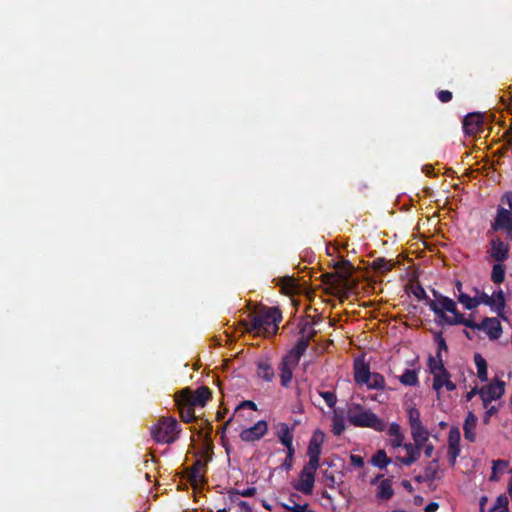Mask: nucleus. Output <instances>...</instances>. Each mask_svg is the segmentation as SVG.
Returning <instances> with one entry per match:
<instances>
[{
	"label": "nucleus",
	"mask_w": 512,
	"mask_h": 512,
	"mask_svg": "<svg viewBox=\"0 0 512 512\" xmlns=\"http://www.w3.org/2000/svg\"><path fill=\"white\" fill-rule=\"evenodd\" d=\"M431 293L433 299L428 301V307L435 314L437 325H464L467 317L458 310L455 300L444 296L436 289H431Z\"/></svg>",
	"instance_id": "nucleus-1"
},
{
	"label": "nucleus",
	"mask_w": 512,
	"mask_h": 512,
	"mask_svg": "<svg viewBox=\"0 0 512 512\" xmlns=\"http://www.w3.org/2000/svg\"><path fill=\"white\" fill-rule=\"evenodd\" d=\"M347 420L355 427L371 428L378 432H382L386 428V423L381 418L357 403L348 406Z\"/></svg>",
	"instance_id": "nucleus-2"
},
{
	"label": "nucleus",
	"mask_w": 512,
	"mask_h": 512,
	"mask_svg": "<svg viewBox=\"0 0 512 512\" xmlns=\"http://www.w3.org/2000/svg\"><path fill=\"white\" fill-rule=\"evenodd\" d=\"M181 432V425L174 417H161L151 426L150 433L153 440L159 444H172Z\"/></svg>",
	"instance_id": "nucleus-3"
},
{
	"label": "nucleus",
	"mask_w": 512,
	"mask_h": 512,
	"mask_svg": "<svg viewBox=\"0 0 512 512\" xmlns=\"http://www.w3.org/2000/svg\"><path fill=\"white\" fill-rule=\"evenodd\" d=\"M211 396L212 392L207 386H200L195 391L185 388L177 394V401L190 406L204 407Z\"/></svg>",
	"instance_id": "nucleus-4"
},
{
	"label": "nucleus",
	"mask_w": 512,
	"mask_h": 512,
	"mask_svg": "<svg viewBox=\"0 0 512 512\" xmlns=\"http://www.w3.org/2000/svg\"><path fill=\"white\" fill-rule=\"evenodd\" d=\"M464 326L470 329L484 331L490 340H497L501 337L502 334L501 323L495 317H485L481 323H476L470 315L466 318Z\"/></svg>",
	"instance_id": "nucleus-5"
},
{
	"label": "nucleus",
	"mask_w": 512,
	"mask_h": 512,
	"mask_svg": "<svg viewBox=\"0 0 512 512\" xmlns=\"http://www.w3.org/2000/svg\"><path fill=\"white\" fill-rule=\"evenodd\" d=\"M320 466L306 463L299 473V479L292 483L295 490L304 495H312L315 484V475Z\"/></svg>",
	"instance_id": "nucleus-6"
},
{
	"label": "nucleus",
	"mask_w": 512,
	"mask_h": 512,
	"mask_svg": "<svg viewBox=\"0 0 512 512\" xmlns=\"http://www.w3.org/2000/svg\"><path fill=\"white\" fill-rule=\"evenodd\" d=\"M498 231L506 232L507 240L512 241V212L502 206L498 207L496 216L491 222L487 235L491 236L492 233Z\"/></svg>",
	"instance_id": "nucleus-7"
},
{
	"label": "nucleus",
	"mask_w": 512,
	"mask_h": 512,
	"mask_svg": "<svg viewBox=\"0 0 512 512\" xmlns=\"http://www.w3.org/2000/svg\"><path fill=\"white\" fill-rule=\"evenodd\" d=\"M487 254L495 262H505L510 256V245L498 235H492L489 240Z\"/></svg>",
	"instance_id": "nucleus-8"
},
{
	"label": "nucleus",
	"mask_w": 512,
	"mask_h": 512,
	"mask_svg": "<svg viewBox=\"0 0 512 512\" xmlns=\"http://www.w3.org/2000/svg\"><path fill=\"white\" fill-rule=\"evenodd\" d=\"M427 364L433 375V389L439 392L444 387V379L450 376V373L444 366V360L436 361V358L429 356Z\"/></svg>",
	"instance_id": "nucleus-9"
},
{
	"label": "nucleus",
	"mask_w": 512,
	"mask_h": 512,
	"mask_svg": "<svg viewBox=\"0 0 512 512\" xmlns=\"http://www.w3.org/2000/svg\"><path fill=\"white\" fill-rule=\"evenodd\" d=\"M504 392L505 382L499 379L490 383L486 388L479 390L484 407H487L490 402L499 399Z\"/></svg>",
	"instance_id": "nucleus-10"
},
{
	"label": "nucleus",
	"mask_w": 512,
	"mask_h": 512,
	"mask_svg": "<svg viewBox=\"0 0 512 512\" xmlns=\"http://www.w3.org/2000/svg\"><path fill=\"white\" fill-rule=\"evenodd\" d=\"M267 431V422L265 420H259L253 426L242 430L240 433V438L244 442H256L263 438Z\"/></svg>",
	"instance_id": "nucleus-11"
},
{
	"label": "nucleus",
	"mask_w": 512,
	"mask_h": 512,
	"mask_svg": "<svg viewBox=\"0 0 512 512\" xmlns=\"http://www.w3.org/2000/svg\"><path fill=\"white\" fill-rule=\"evenodd\" d=\"M258 315L265 331H268L271 326L277 329L278 323L282 321V314L277 307H263Z\"/></svg>",
	"instance_id": "nucleus-12"
},
{
	"label": "nucleus",
	"mask_w": 512,
	"mask_h": 512,
	"mask_svg": "<svg viewBox=\"0 0 512 512\" xmlns=\"http://www.w3.org/2000/svg\"><path fill=\"white\" fill-rule=\"evenodd\" d=\"M460 430L457 427H452L448 435V459L451 466L456 464V459L460 454Z\"/></svg>",
	"instance_id": "nucleus-13"
},
{
	"label": "nucleus",
	"mask_w": 512,
	"mask_h": 512,
	"mask_svg": "<svg viewBox=\"0 0 512 512\" xmlns=\"http://www.w3.org/2000/svg\"><path fill=\"white\" fill-rule=\"evenodd\" d=\"M484 121L480 113H470L463 119V131L466 135L474 136L483 129Z\"/></svg>",
	"instance_id": "nucleus-14"
},
{
	"label": "nucleus",
	"mask_w": 512,
	"mask_h": 512,
	"mask_svg": "<svg viewBox=\"0 0 512 512\" xmlns=\"http://www.w3.org/2000/svg\"><path fill=\"white\" fill-rule=\"evenodd\" d=\"M354 381L358 385H365L371 377L370 365L363 359L357 358L353 365Z\"/></svg>",
	"instance_id": "nucleus-15"
},
{
	"label": "nucleus",
	"mask_w": 512,
	"mask_h": 512,
	"mask_svg": "<svg viewBox=\"0 0 512 512\" xmlns=\"http://www.w3.org/2000/svg\"><path fill=\"white\" fill-rule=\"evenodd\" d=\"M276 436L278 437L280 443L285 446V448L294 447L293 446V427H289L287 423L279 422L275 425Z\"/></svg>",
	"instance_id": "nucleus-16"
},
{
	"label": "nucleus",
	"mask_w": 512,
	"mask_h": 512,
	"mask_svg": "<svg viewBox=\"0 0 512 512\" xmlns=\"http://www.w3.org/2000/svg\"><path fill=\"white\" fill-rule=\"evenodd\" d=\"M403 448L406 450L407 455L405 457H398V460L402 464H404L406 466H410L411 464H413L419 460V458L421 456V450L423 448V445L417 444L415 442H414V444L405 443L403 445Z\"/></svg>",
	"instance_id": "nucleus-17"
},
{
	"label": "nucleus",
	"mask_w": 512,
	"mask_h": 512,
	"mask_svg": "<svg viewBox=\"0 0 512 512\" xmlns=\"http://www.w3.org/2000/svg\"><path fill=\"white\" fill-rule=\"evenodd\" d=\"M205 468V461L197 459L191 467L186 469L187 478L192 485L202 481L204 476L201 474V470Z\"/></svg>",
	"instance_id": "nucleus-18"
},
{
	"label": "nucleus",
	"mask_w": 512,
	"mask_h": 512,
	"mask_svg": "<svg viewBox=\"0 0 512 512\" xmlns=\"http://www.w3.org/2000/svg\"><path fill=\"white\" fill-rule=\"evenodd\" d=\"M477 425V417L474 413L469 412L464 421L463 430L464 437L469 442H474L476 440L475 428Z\"/></svg>",
	"instance_id": "nucleus-19"
},
{
	"label": "nucleus",
	"mask_w": 512,
	"mask_h": 512,
	"mask_svg": "<svg viewBox=\"0 0 512 512\" xmlns=\"http://www.w3.org/2000/svg\"><path fill=\"white\" fill-rule=\"evenodd\" d=\"M334 268L337 270L336 275L341 281H348L352 276L353 265L349 260L342 259L334 264Z\"/></svg>",
	"instance_id": "nucleus-20"
},
{
	"label": "nucleus",
	"mask_w": 512,
	"mask_h": 512,
	"mask_svg": "<svg viewBox=\"0 0 512 512\" xmlns=\"http://www.w3.org/2000/svg\"><path fill=\"white\" fill-rule=\"evenodd\" d=\"M256 366L258 377H260L266 382H271L274 379V369L272 368L268 360H260L256 363Z\"/></svg>",
	"instance_id": "nucleus-21"
},
{
	"label": "nucleus",
	"mask_w": 512,
	"mask_h": 512,
	"mask_svg": "<svg viewBox=\"0 0 512 512\" xmlns=\"http://www.w3.org/2000/svg\"><path fill=\"white\" fill-rule=\"evenodd\" d=\"M295 367L290 366L286 363L280 362L278 366L279 370V377L281 385L285 388H288L291 384L292 378H293V370Z\"/></svg>",
	"instance_id": "nucleus-22"
},
{
	"label": "nucleus",
	"mask_w": 512,
	"mask_h": 512,
	"mask_svg": "<svg viewBox=\"0 0 512 512\" xmlns=\"http://www.w3.org/2000/svg\"><path fill=\"white\" fill-rule=\"evenodd\" d=\"M410 428L414 442L424 446V444L429 439V432L427 428L422 423L415 426H411Z\"/></svg>",
	"instance_id": "nucleus-23"
},
{
	"label": "nucleus",
	"mask_w": 512,
	"mask_h": 512,
	"mask_svg": "<svg viewBox=\"0 0 512 512\" xmlns=\"http://www.w3.org/2000/svg\"><path fill=\"white\" fill-rule=\"evenodd\" d=\"M176 405L179 409L181 420L185 423H191L196 420L194 407L189 404L180 403L177 401V396L175 397Z\"/></svg>",
	"instance_id": "nucleus-24"
},
{
	"label": "nucleus",
	"mask_w": 512,
	"mask_h": 512,
	"mask_svg": "<svg viewBox=\"0 0 512 512\" xmlns=\"http://www.w3.org/2000/svg\"><path fill=\"white\" fill-rule=\"evenodd\" d=\"M394 490L392 488V481L390 479H383L378 486L377 498L381 500H389L393 497Z\"/></svg>",
	"instance_id": "nucleus-25"
},
{
	"label": "nucleus",
	"mask_w": 512,
	"mask_h": 512,
	"mask_svg": "<svg viewBox=\"0 0 512 512\" xmlns=\"http://www.w3.org/2000/svg\"><path fill=\"white\" fill-rule=\"evenodd\" d=\"M474 363L477 368V376L482 381L488 380L487 362L480 353L474 354Z\"/></svg>",
	"instance_id": "nucleus-26"
},
{
	"label": "nucleus",
	"mask_w": 512,
	"mask_h": 512,
	"mask_svg": "<svg viewBox=\"0 0 512 512\" xmlns=\"http://www.w3.org/2000/svg\"><path fill=\"white\" fill-rule=\"evenodd\" d=\"M371 267L374 271L384 274L393 269L394 263L384 257H378L372 261Z\"/></svg>",
	"instance_id": "nucleus-27"
},
{
	"label": "nucleus",
	"mask_w": 512,
	"mask_h": 512,
	"mask_svg": "<svg viewBox=\"0 0 512 512\" xmlns=\"http://www.w3.org/2000/svg\"><path fill=\"white\" fill-rule=\"evenodd\" d=\"M457 302L462 304L466 310H474L479 306V302L476 301L475 295L470 296L467 293L455 294Z\"/></svg>",
	"instance_id": "nucleus-28"
},
{
	"label": "nucleus",
	"mask_w": 512,
	"mask_h": 512,
	"mask_svg": "<svg viewBox=\"0 0 512 512\" xmlns=\"http://www.w3.org/2000/svg\"><path fill=\"white\" fill-rule=\"evenodd\" d=\"M494 299V308H491L493 311H496L497 314L503 317V311L506 307V299L504 292L500 289L495 291L491 296Z\"/></svg>",
	"instance_id": "nucleus-29"
},
{
	"label": "nucleus",
	"mask_w": 512,
	"mask_h": 512,
	"mask_svg": "<svg viewBox=\"0 0 512 512\" xmlns=\"http://www.w3.org/2000/svg\"><path fill=\"white\" fill-rule=\"evenodd\" d=\"M399 381L405 386H417L419 384L418 373L414 369H406L399 377Z\"/></svg>",
	"instance_id": "nucleus-30"
},
{
	"label": "nucleus",
	"mask_w": 512,
	"mask_h": 512,
	"mask_svg": "<svg viewBox=\"0 0 512 512\" xmlns=\"http://www.w3.org/2000/svg\"><path fill=\"white\" fill-rule=\"evenodd\" d=\"M434 341L437 344V352L433 357L436 358V361L443 360L442 351L447 352L448 346L445 338L443 337L442 331L434 332Z\"/></svg>",
	"instance_id": "nucleus-31"
},
{
	"label": "nucleus",
	"mask_w": 512,
	"mask_h": 512,
	"mask_svg": "<svg viewBox=\"0 0 512 512\" xmlns=\"http://www.w3.org/2000/svg\"><path fill=\"white\" fill-rule=\"evenodd\" d=\"M385 384L386 382L383 375L377 372H371V377L365 385L368 389L382 390L385 388Z\"/></svg>",
	"instance_id": "nucleus-32"
},
{
	"label": "nucleus",
	"mask_w": 512,
	"mask_h": 512,
	"mask_svg": "<svg viewBox=\"0 0 512 512\" xmlns=\"http://www.w3.org/2000/svg\"><path fill=\"white\" fill-rule=\"evenodd\" d=\"M439 470V459H433L424 468V479L427 481H433L437 478Z\"/></svg>",
	"instance_id": "nucleus-33"
},
{
	"label": "nucleus",
	"mask_w": 512,
	"mask_h": 512,
	"mask_svg": "<svg viewBox=\"0 0 512 512\" xmlns=\"http://www.w3.org/2000/svg\"><path fill=\"white\" fill-rule=\"evenodd\" d=\"M250 322L243 321L242 325L245 327L247 332H259L263 330V325L261 323L260 317L258 314H249Z\"/></svg>",
	"instance_id": "nucleus-34"
},
{
	"label": "nucleus",
	"mask_w": 512,
	"mask_h": 512,
	"mask_svg": "<svg viewBox=\"0 0 512 512\" xmlns=\"http://www.w3.org/2000/svg\"><path fill=\"white\" fill-rule=\"evenodd\" d=\"M505 279V266L503 262H496L492 267L491 280L495 284H501Z\"/></svg>",
	"instance_id": "nucleus-35"
},
{
	"label": "nucleus",
	"mask_w": 512,
	"mask_h": 512,
	"mask_svg": "<svg viewBox=\"0 0 512 512\" xmlns=\"http://www.w3.org/2000/svg\"><path fill=\"white\" fill-rule=\"evenodd\" d=\"M322 448L309 442L307 448V456L309 461L307 463L320 466V455Z\"/></svg>",
	"instance_id": "nucleus-36"
},
{
	"label": "nucleus",
	"mask_w": 512,
	"mask_h": 512,
	"mask_svg": "<svg viewBox=\"0 0 512 512\" xmlns=\"http://www.w3.org/2000/svg\"><path fill=\"white\" fill-rule=\"evenodd\" d=\"M371 462L374 466L383 469L391 462V459L387 456L384 450H378L373 455Z\"/></svg>",
	"instance_id": "nucleus-37"
},
{
	"label": "nucleus",
	"mask_w": 512,
	"mask_h": 512,
	"mask_svg": "<svg viewBox=\"0 0 512 512\" xmlns=\"http://www.w3.org/2000/svg\"><path fill=\"white\" fill-rule=\"evenodd\" d=\"M473 291L475 292V298L476 301L479 302V305L484 304L490 308H494V299L491 296L483 291H480L476 287L473 288Z\"/></svg>",
	"instance_id": "nucleus-38"
},
{
	"label": "nucleus",
	"mask_w": 512,
	"mask_h": 512,
	"mask_svg": "<svg viewBox=\"0 0 512 512\" xmlns=\"http://www.w3.org/2000/svg\"><path fill=\"white\" fill-rule=\"evenodd\" d=\"M290 502L293 503V505H288L282 503V507L286 509V512H316L314 510L309 509V504H297L293 499H290Z\"/></svg>",
	"instance_id": "nucleus-39"
},
{
	"label": "nucleus",
	"mask_w": 512,
	"mask_h": 512,
	"mask_svg": "<svg viewBox=\"0 0 512 512\" xmlns=\"http://www.w3.org/2000/svg\"><path fill=\"white\" fill-rule=\"evenodd\" d=\"M481 512H484V510L482 509ZM489 512H508L507 497L504 495L499 496Z\"/></svg>",
	"instance_id": "nucleus-40"
},
{
	"label": "nucleus",
	"mask_w": 512,
	"mask_h": 512,
	"mask_svg": "<svg viewBox=\"0 0 512 512\" xmlns=\"http://www.w3.org/2000/svg\"><path fill=\"white\" fill-rule=\"evenodd\" d=\"M308 347L306 339H298L294 347L290 349L289 352L301 359Z\"/></svg>",
	"instance_id": "nucleus-41"
},
{
	"label": "nucleus",
	"mask_w": 512,
	"mask_h": 512,
	"mask_svg": "<svg viewBox=\"0 0 512 512\" xmlns=\"http://www.w3.org/2000/svg\"><path fill=\"white\" fill-rule=\"evenodd\" d=\"M280 285L282 286L283 290H285L286 293H293L297 288L296 281L291 276H285L281 278Z\"/></svg>",
	"instance_id": "nucleus-42"
},
{
	"label": "nucleus",
	"mask_w": 512,
	"mask_h": 512,
	"mask_svg": "<svg viewBox=\"0 0 512 512\" xmlns=\"http://www.w3.org/2000/svg\"><path fill=\"white\" fill-rule=\"evenodd\" d=\"M294 455H295V448L294 447L286 448V457H285V460L282 463V468L284 470H286V471L291 470L292 465H293Z\"/></svg>",
	"instance_id": "nucleus-43"
},
{
	"label": "nucleus",
	"mask_w": 512,
	"mask_h": 512,
	"mask_svg": "<svg viewBox=\"0 0 512 512\" xmlns=\"http://www.w3.org/2000/svg\"><path fill=\"white\" fill-rule=\"evenodd\" d=\"M408 421H409L410 427L422 423L421 419H420V412L417 408L411 407L408 410Z\"/></svg>",
	"instance_id": "nucleus-44"
},
{
	"label": "nucleus",
	"mask_w": 512,
	"mask_h": 512,
	"mask_svg": "<svg viewBox=\"0 0 512 512\" xmlns=\"http://www.w3.org/2000/svg\"><path fill=\"white\" fill-rule=\"evenodd\" d=\"M320 395L328 407L333 408L335 406V404L337 402V397L334 392L325 391V392H321Z\"/></svg>",
	"instance_id": "nucleus-45"
},
{
	"label": "nucleus",
	"mask_w": 512,
	"mask_h": 512,
	"mask_svg": "<svg viewBox=\"0 0 512 512\" xmlns=\"http://www.w3.org/2000/svg\"><path fill=\"white\" fill-rule=\"evenodd\" d=\"M324 439L325 434L320 429H317L313 432L309 442L322 448Z\"/></svg>",
	"instance_id": "nucleus-46"
},
{
	"label": "nucleus",
	"mask_w": 512,
	"mask_h": 512,
	"mask_svg": "<svg viewBox=\"0 0 512 512\" xmlns=\"http://www.w3.org/2000/svg\"><path fill=\"white\" fill-rule=\"evenodd\" d=\"M414 296L419 300H424L426 302V305L428 306V301L431 300L428 295L426 294L425 289L421 285H417L413 289Z\"/></svg>",
	"instance_id": "nucleus-47"
},
{
	"label": "nucleus",
	"mask_w": 512,
	"mask_h": 512,
	"mask_svg": "<svg viewBox=\"0 0 512 512\" xmlns=\"http://www.w3.org/2000/svg\"><path fill=\"white\" fill-rule=\"evenodd\" d=\"M281 362L286 363L290 366L297 367L300 359L295 355L291 354L289 351L282 357Z\"/></svg>",
	"instance_id": "nucleus-48"
},
{
	"label": "nucleus",
	"mask_w": 512,
	"mask_h": 512,
	"mask_svg": "<svg viewBox=\"0 0 512 512\" xmlns=\"http://www.w3.org/2000/svg\"><path fill=\"white\" fill-rule=\"evenodd\" d=\"M437 98L442 103H448L452 100L453 95L449 90H440L437 92Z\"/></svg>",
	"instance_id": "nucleus-49"
},
{
	"label": "nucleus",
	"mask_w": 512,
	"mask_h": 512,
	"mask_svg": "<svg viewBox=\"0 0 512 512\" xmlns=\"http://www.w3.org/2000/svg\"><path fill=\"white\" fill-rule=\"evenodd\" d=\"M387 433L391 437L402 435L401 428L397 423H392L388 427Z\"/></svg>",
	"instance_id": "nucleus-50"
},
{
	"label": "nucleus",
	"mask_w": 512,
	"mask_h": 512,
	"mask_svg": "<svg viewBox=\"0 0 512 512\" xmlns=\"http://www.w3.org/2000/svg\"><path fill=\"white\" fill-rule=\"evenodd\" d=\"M498 465L506 467L508 465V462L505 461V460H496V461L493 462V468H492L493 471H492V475L490 477V480H492V481L498 480V477L496 475V468H497Z\"/></svg>",
	"instance_id": "nucleus-51"
},
{
	"label": "nucleus",
	"mask_w": 512,
	"mask_h": 512,
	"mask_svg": "<svg viewBox=\"0 0 512 512\" xmlns=\"http://www.w3.org/2000/svg\"><path fill=\"white\" fill-rule=\"evenodd\" d=\"M345 430V425L342 420H334L333 433L335 435H341Z\"/></svg>",
	"instance_id": "nucleus-52"
},
{
	"label": "nucleus",
	"mask_w": 512,
	"mask_h": 512,
	"mask_svg": "<svg viewBox=\"0 0 512 512\" xmlns=\"http://www.w3.org/2000/svg\"><path fill=\"white\" fill-rule=\"evenodd\" d=\"M350 462L353 466L362 468L364 466V460L361 456L352 454L350 456Z\"/></svg>",
	"instance_id": "nucleus-53"
},
{
	"label": "nucleus",
	"mask_w": 512,
	"mask_h": 512,
	"mask_svg": "<svg viewBox=\"0 0 512 512\" xmlns=\"http://www.w3.org/2000/svg\"><path fill=\"white\" fill-rule=\"evenodd\" d=\"M236 494L241 495L243 497H252L256 494V488L255 487H249L244 490H236Z\"/></svg>",
	"instance_id": "nucleus-54"
},
{
	"label": "nucleus",
	"mask_w": 512,
	"mask_h": 512,
	"mask_svg": "<svg viewBox=\"0 0 512 512\" xmlns=\"http://www.w3.org/2000/svg\"><path fill=\"white\" fill-rule=\"evenodd\" d=\"M403 440H404V435H399V436H395V437H392L391 440H390V445L393 447V448H399V447H402L404 444H403Z\"/></svg>",
	"instance_id": "nucleus-55"
},
{
	"label": "nucleus",
	"mask_w": 512,
	"mask_h": 512,
	"mask_svg": "<svg viewBox=\"0 0 512 512\" xmlns=\"http://www.w3.org/2000/svg\"><path fill=\"white\" fill-rule=\"evenodd\" d=\"M317 334V331L313 328V323L310 324L309 330L306 333V336L299 337V339H306L307 340V346H309L310 341L315 337Z\"/></svg>",
	"instance_id": "nucleus-56"
},
{
	"label": "nucleus",
	"mask_w": 512,
	"mask_h": 512,
	"mask_svg": "<svg viewBox=\"0 0 512 512\" xmlns=\"http://www.w3.org/2000/svg\"><path fill=\"white\" fill-rule=\"evenodd\" d=\"M242 408H250L252 410H257V405L251 400H244L237 406L236 410Z\"/></svg>",
	"instance_id": "nucleus-57"
},
{
	"label": "nucleus",
	"mask_w": 512,
	"mask_h": 512,
	"mask_svg": "<svg viewBox=\"0 0 512 512\" xmlns=\"http://www.w3.org/2000/svg\"><path fill=\"white\" fill-rule=\"evenodd\" d=\"M323 282L326 284H333L337 277L336 273H325L322 275Z\"/></svg>",
	"instance_id": "nucleus-58"
},
{
	"label": "nucleus",
	"mask_w": 512,
	"mask_h": 512,
	"mask_svg": "<svg viewBox=\"0 0 512 512\" xmlns=\"http://www.w3.org/2000/svg\"><path fill=\"white\" fill-rule=\"evenodd\" d=\"M424 449V455L427 457V458H430L433 454V451H434V446L432 443H429V444H424L423 448Z\"/></svg>",
	"instance_id": "nucleus-59"
},
{
	"label": "nucleus",
	"mask_w": 512,
	"mask_h": 512,
	"mask_svg": "<svg viewBox=\"0 0 512 512\" xmlns=\"http://www.w3.org/2000/svg\"><path fill=\"white\" fill-rule=\"evenodd\" d=\"M444 387L448 391H454L456 389V385L450 380V376H447L446 379H444Z\"/></svg>",
	"instance_id": "nucleus-60"
},
{
	"label": "nucleus",
	"mask_w": 512,
	"mask_h": 512,
	"mask_svg": "<svg viewBox=\"0 0 512 512\" xmlns=\"http://www.w3.org/2000/svg\"><path fill=\"white\" fill-rule=\"evenodd\" d=\"M439 508V504L437 502H430L429 504L426 505V507L424 508V511L425 512H435L437 511Z\"/></svg>",
	"instance_id": "nucleus-61"
},
{
	"label": "nucleus",
	"mask_w": 512,
	"mask_h": 512,
	"mask_svg": "<svg viewBox=\"0 0 512 512\" xmlns=\"http://www.w3.org/2000/svg\"><path fill=\"white\" fill-rule=\"evenodd\" d=\"M310 324H311V322H305V323L301 324L300 331H299L300 337L306 336V333L309 330Z\"/></svg>",
	"instance_id": "nucleus-62"
},
{
	"label": "nucleus",
	"mask_w": 512,
	"mask_h": 512,
	"mask_svg": "<svg viewBox=\"0 0 512 512\" xmlns=\"http://www.w3.org/2000/svg\"><path fill=\"white\" fill-rule=\"evenodd\" d=\"M238 505L241 508L242 512H253L252 507L246 501H240Z\"/></svg>",
	"instance_id": "nucleus-63"
},
{
	"label": "nucleus",
	"mask_w": 512,
	"mask_h": 512,
	"mask_svg": "<svg viewBox=\"0 0 512 512\" xmlns=\"http://www.w3.org/2000/svg\"><path fill=\"white\" fill-rule=\"evenodd\" d=\"M402 486L408 491V492H412L413 491V486L412 484L410 483V481L408 480H403L402 481Z\"/></svg>",
	"instance_id": "nucleus-64"
}]
</instances>
